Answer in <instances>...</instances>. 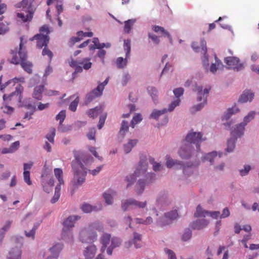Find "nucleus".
<instances>
[{"label":"nucleus","instance_id":"bf43d9fd","mask_svg":"<svg viewBox=\"0 0 259 259\" xmlns=\"http://www.w3.org/2000/svg\"><path fill=\"white\" fill-rule=\"evenodd\" d=\"M106 118V114L105 115H102L100 117V119L99 121V124L98 125V127L99 129H101L103 126L104 124Z\"/></svg>","mask_w":259,"mask_h":259},{"label":"nucleus","instance_id":"f704fd0d","mask_svg":"<svg viewBox=\"0 0 259 259\" xmlns=\"http://www.w3.org/2000/svg\"><path fill=\"white\" fill-rule=\"evenodd\" d=\"M128 59V58H126V56H125L124 59H123L122 57L117 58L116 61L117 68L119 69L124 68L127 65Z\"/></svg>","mask_w":259,"mask_h":259},{"label":"nucleus","instance_id":"7c9ffc66","mask_svg":"<svg viewBox=\"0 0 259 259\" xmlns=\"http://www.w3.org/2000/svg\"><path fill=\"white\" fill-rule=\"evenodd\" d=\"M152 29L155 32L160 33L164 36L167 37L169 38L170 41L171 42L172 38H171L170 35L169 34L168 32H167L166 30H165L164 29V28L163 27L159 26H157V25H155L153 27Z\"/></svg>","mask_w":259,"mask_h":259},{"label":"nucleus","instance_id":"4be33fe9","mask_svg":"<svg viewBox=\"0 0 259 259\" xmlns=\"http://www.w3.org/2000/svg\"><path fill=\"white\" fill-rule=\"evenodd\" d=\"M102 95V88L101 87H97L87 95L86 101L88 103L91 102L95 98L101 96Z\"/></svg>","mask_w":259,"mask_h":259},{"label":"nucleus","instance_id":"393cba45","mask_svg":"<svg viewBox=\"0 0 259 259\" xmlns=\"http://www.w3.org/2000/svg\"><path fill=\"white\" fill-rule=\"evenodd\" d=\"M45 90L44 85H39L36 86L33 90V92L32 93V97L37 100H41L42 98V93L44 92Z\"/></svg>","mask_w":259,"mask_h":259},{"label":"nucleus","instance_id":"09e8293b","mask_svg":"<svg viewBox=\"0 0 259 259\" xmlns=\"http://www.w3.org/2000/svg\"><path fill=\"white\" fill-rule=\"evenodd\" d=\"M192 236L191 231L189 229H186L182 237V240L186 241L189 240Z\"/></svg>","mask_w":259,"mask_h":259},{"label":"nucleus","instance_id":"0e129e2a","mask_svg":"<svg viewBox=\"0 0 259 259\" xmlns=\"http://www.w3.org/2000/svg\"><path fill=\"white\" fill-rule=\"evenodd\" d=\"M150 161L152 163H153V170L154 171H158L160 170L161 164L159 163L154 162L153 159H150Z\"/></svg>","mask_w":259,"mask_h":259},{"label":"nucleus","instance_id":"5701e85b","mask_svg":"<svg viewBox=\"0 0 259 259\" xmlns=\"http://www.w3.org/2000/svg\"><path fill=\"white\" fill-rule=\"evenodd\" d=\"M77 36L72 37L71 38L70 42L72 45H74L75 42L79 41L83 37H92L93 33L92 32H83V31H78L77 32Z\"/></svg>","mask_w":259,"mask_h":259},{"label":"nucleus","instance_id":"79ce46f5","mask_svg":"<svg viewBox=\"0 0 259 259\" xmlns=\"http://www.w3.org/2000/svg\"><path fill=\"white\" fill-rule=\"evenodd\" d=\"M147 90L153 101H155L156 100H157V91L156 89L154 87H149L147 89Z\"/></svg>","mask_w":259,"mask_h":259},{"label":"nucleus","instance_id":"a19ab883","mask_svg":"<svg viewBox=\"0 0 259 259\" xmlns=\"http://www.w3.org/2000/svg\"><path fill=\"white\" fill-rule=\"evenodd\" d=\"M141 235L135 232L134 233V239L133 242L135 244V246L136 248H140L141 247Z\"/></svg>","mask_w":259,"mask_h":259},{"label":"nucleus","instance_id":"39448f33","mask_svg":"<svg viewBox=\"0 0 259 259\" xmlns=\"http://www.w3.org/2000/svg\"><path fill=\"white\" fill-rule=\"evenodd\" d=\"M100 242L102 245L101 248V252H104L107 248V253L109 255H112L113 249L119 247L121 243L120 238L117 237H111V235L108 233H104L101 236Z\"/></svg>","mask_w":259,"mask_h":259},{"label":"nucleus","instance_id":"de8ad7c7","mask_svg":"<svg viewBox=\"0 0 259 259\" xmlns=\"http://www.w3.org/2000/svg\"><path fill=\"white\" fill-rule=\"evenodd\" d=\"M66 117L65 110H61L56 116V119L59 120L60 124H61Z\"/></svg>","mask_w":259,"mask_h":259},{"label":"nucleus","instance_id":"49530a36","mask_svg":"<svg viewBox=\"0 0 259 259\" xmlns=\"http://www.w3.org/2000/svg\"><path fill=\"white\" fill-rule=\"evenodd\" d=\"M81 209L83 212L89 213L96 210V207H93L89 204L84 203L82 205Z\"/></svg>","mask_w":259,"mask_h":259},{"label":"nucleus","instance_id":"bb28decb","mask_svg":"<svg viewBox=\"0 0 259 259\" xmlns=\"http://www.w3.org/2000/svg\"><path fill=\"white\" fill-rule=\"evenodd\" d=\"M116 194V192L112 190L108 189L103 194V197L107 204H112L113 203V198Z\"/></svg>","mask_w":259,"mask_h":259},{"label":"nucleus","instance_id":"13d9d810","mask_svg":"<svg viewBox=\"0 0 259 259\" xmlns=\"http://www.w3.org/2000/svg\"><path fill=\"white\" fill-rule=\"evenodd\" d=\"M96 130L95 128H91L87 134V137L89 140H94L95 139Z\"/></svg>","mask_w":259,"mask_h":259},{"label":"nucleus","instance_id":"b1692460","mask_svg":"<svg viewBox=\"0 0 259 259\" xmlns=\"http://www.w3.org/2000/svg\"><path fill=\"white\" fill-rule=\"evenodd\" d=\"M208 224V221L205 219L198 220L193 222L191 225L194 230H200L206 227Z\"/></svg>","mask_w":259,"mask_h":259},{"label":"nucleus","instance_id":"f257e3e1","mask_svg":"<svg viewBox=\"0 0 259 259\" xmlns=\"http://www.w3.org/2000/svg\"><path fill=\"white\" fill-rule=\"evenodd\" d=\"M148 163L146 160H141L133 175L126 177L125 180L128 183L127 187L133 184L137 178H140L136 185L135 191L138 195L141 194L146 185L152 182L155 175L153 173L147 172Z\"/></svg>","mask_w":259,"mask_h":259},{"label":"nucleus","instance_id":"ddd939ff","mask_svg":"<svg viewBox=\"0 0 259 259\" xmlns=\"http://www.w3.org/2000/svg\"><path fill=\"white\" fill-rule=\"evenodd\" d=\"M69 65L71 67L75 68V72L80 73L82 71V68L85 70H89L91 68L92 63L90 61V58H86L79 62L71 60L69 62Z\"/></svg>","mask_w":259,"mask_h":259},{"label":"nucleus","instance_id":"473e14b6","mask_svg":"<svg viewBox=\"0 0 259 259\" xmlns=\"http://www.w3.org/2000/svg\"><path fill=\"white\" fill-rule=\"evenodd\" d=\"M239 111V109L238 107H237L236 106H234L231 108L228 109L227 113H226L224 116L222 117V120H228L229 119L232 115L237 113Z\"/></svg>","mask_w":259,"mask_h":259},{"label":"nucleus","instance_id":"1a4fd4ad","mask_svg":"<svg viewBox=\"0 0 259 259\" xmlns=\"http://www.w3.org/2000/svg\"><path fill=\"white\" fill-rule=\"evenodd\" d=\"M193 92L197 93V99L198 101L202 102L194 106L192 109L195 111L201 110L206 104V99L210 89H205L203 90L202 87L195 85L193 89Z\"/></svg>","mask_w":259,"mask_h":259},{"label":"nucleus","instance_id":"a18cd8bd","mask_svg":"<svg viewBox=\"0 0 259 259\" xmlns=\"http://www.w3.org/2000/svg\"><path fill=\"white\" fill-rule=\"evenodd\" d=\"M78 103L79 97L77 96L75 100L70 103L69 106V109L73 112L75 111L76 110Z\"/></svg>","mask_w":259,"mask_h":259},{"label":"nucleus","instance_id":"603ef678","mask_svg":"<svg viewBox=\"0 0 259 259\" xmlns=\"http://www.w3.org/2000/svg\"><path fill=\"white\" fill-rule=\"evenodd\" d=\"M180 103V100L177 99L175 101H173L169 105L168 109V111L169 112L172 111L176 107L178 106Z\"/></svg>","mask_w":259,"mask_h":259},{"label":"nucleus","instance_id":"9d476101","mask_svg":"<svg viewBox=\"0 0 259 259\" xmlns=\"http://www.w3.org/2000/svg\"><path fill=\"white\" fill-rule=\"evenodd\" d=\"M24 90L23 87L19 84L16 88L15 92H12L10 95L5 94L3 96V100L5 104L20 103L23 98L22 93Z\"/></svg>","mask_w":259,"mask_h":259},{"label":"nucleus","instance_id":"e433bc0d","mask_svg":"<svg viewBox=\"0 0 259 259\" xmlns=\"http://www.w3.org/2000/svg\"><path fill=\"white\" fill-rule=\"evenodd\" d=\"M54 174L59 183L60 184H64L62 170L59 168H56L54 169Z\"/></svg>","mask_w":259,"mask_h":259},{"label":"nucleus","instance_id":"c9c22d12","mask_svg":"<svg viewBox=\"0 0 259 259\" xmlns=\"http://www.w3.org/2000/svg\"><path fill=\"white\" fill-rule=\"evenodd\" d=\"M232 136L233 138H230L227 142V147L226 148V151L228 152H232L235 148V140L238 137Z\"/></svg>","mask_w":259,"mask_h":259},{"label":"nucleus","instance_id":"37998d69","mask_svg":"<svg viewBox=\"0 0 259 259\" xmlns=\"http://www.w3.org/2000/svg\"><path fill=\"white\" fill-rule=\"evenodd\" d=\"M128 122L123 120L121 123V126L120 128L119 134L124 135V134L128 130Z\"/></svg>","mask_w":259,"mask_h":259},{"label":"nucleus","instance_id":"20e7f679","mask_svg":"<svg viewBox=\"0 0 259 259\" xmlns=\"http://www.w3.org/2000/svg\"><path fill=\"white\" fill-rule=\"evenodd\" d=\"M23 38L20 37V43L19 45V49L18 52V56L17 55V52L12 51L11 54L12 58L11 62L14 64H20L21 67L23 69L28 73H32V64L27 61V53L25 48H23V44L22 43Z\"/></svg>","mask_w":259,"mask_h":259},{"label":"nucleus","instance_id":"58836bf2","mask_svg":"<svg viewBox=\"0 0 259 259\" xmlns=\"http://www.w3.org/2000/svg\"><path fill=\"white\" fill-rule=\"evenodd\" d=\"M166 112L167 109L165 108L161 110H154L151 114L150 117L151 118L157 119L160 115L165 113Z\"/></svg>","mask_w":259,"mask_h":259},{"label":"nucleus","instance_id":"4d7b16f0","mask_svg":"<svg viewBox=\"0 0 259 259\" xmlns=\"http://www.w3.org/2000/svg\"><path fill=\"white\" fill-rule=\"evenodd\" d=\"M4 106V107H2V108L3 109L4 112L7 113V114H11L14 111V108L12 107H10L9 106H8L7 104Z\"/></svg>","mask_w":259,"mask_h":259},{"label":"nucleus","instance_id":"f8f14e48","mask_svg":"<svg viewBox=\"0 0 259 259\" xmlns=\"http://www.w3.org/2000/svg\"><path fill=\"white\" fill-rule=\"evenodd\" d=\"M202 134L198 132H190L187 134L185 139L183 141L192 146H195L196 150L198 152L200 150V144L204 139H202Z\"/></svg>","mask_w":259,"mask_h":259},{"label":"nucleus","instance_id":"680f3d73","mask_svg":"<svg viewBox=\"0 0 259 259\" xmlns=\"http://www.w3.org/2000/svg\"><path fill=\"white\" fill-rule=\"evenodd\" d=\"M20 143L19 141H16L12 144L10 146V149L12 150V153L16 151L19 147Z\"/></svg>","mask_w":259,"mask_h":259},{"label":"nucleus","instance_id":"c85d7f7f","mask_svg":"<svg viewBox=\"0 0 259 259\" xmlns=\"http://www.w3.org/2000/svg\"><path fill=\"white\" fill-rule=\"evenodd\" d=\"M103 108L102 106H97L95 108L91 109L88 111V115L92 118L97 117L98 115L102 113Z\"/></svg>","mask_w":259,"mask_h":259},{"label":"nucleus","instance_id":"c03bdc74","mask_svg":"<svg viewBox=\"0 0 259 259\" xmlns=\"http://www.w3.org/2000/svg\"><path fill=\"white\" fill-rule=\"evenodd\" d=\"M142 118L140 114H137L136 115L131 121V126L133 128H134L135 125L141 121Z\"/></svg>","mask_w":259,"mask_h":259},{"label":"nucleus","instance_id":"cd10ccee","mask_svg":"<svg viewBox=\"0 0 259 259\" xmlns=\"http://www.w3.org/2000/svg\"><path fill=\"white\" fill-rule=\"evenodd\" d=\"M221 157V154H219L218 155L216 152L213 151L210 153H208L205 156L203 157V159L206 160H208L210 164H213V162L215 160H218Z\"/></svg>","mask_w":259,"mask_h":259},{"label":"nucleus","instance_id":"7ed1b4c3","mask_svg":"<svg viewBox=\"0 0 259 259\" xmlns=\"http://www.w3.org/2000/svg\"><path fill=\"white\" fill-rule=\"evenodd\" d=\"M103 226L98 221L89 224L88 227L82 229L79 233V240L82 243H91L97 239L96 231H103Z\"/></svg>","mask_w":259,"mask_h":259},{"label":"nucleus","instance_id":"ea45409f","mask_svg":"<svg viewBox=\"0 0 259 259\" xmlns=\"http://www.w3.org/2000/svg\"><path fill=\"white\" fill-rule=\"evenodd\" d=\"M136 20L134 19H130L124 22V31L128 33L131 31L132 27L135 23Z\"/></svg>","mask_w":259,"mask_h":259},{"label":"nucleus","instance_id":"f03ea898","mask_svg":"<svg viewBox=\"0 0 259 259\" xmlns=\"http://www.w3.org/2000/svg\"><path fill=\"white\" fill-rule=\"evenodd\" d=\"M75 161L72 163V167L74 171V178L73 185L74 186L81 185L85 181V176L87 174L86 169L82 162L87 164L93 160V158L82 151H73Z\"/></svg>","mask_w":259,"mask_h":259},{"label":"nucleus","instance_id":"864d4df0","mask_svg":"<svg viewBox=\"0 0 259 259\" xmlns=\"http://www.w3.org/2000/svg\"><path fill=\"white\" fill-rule=\"evenodd\" d=\"M24 180L26 183L28 185H31L32 182L30 179V172L29 171H24L23 172Z\"/></svg>","mask_w":259,"mask_h":259},{"label":"nucleus","instance_id":"774afa93","mask_svg":"<svg viewBox=\"0 0 259 259\" xmlns=\"http://www.w3.org/2000/svg\"><path fill=\"white\" fill-rule=\"evenodd\" d=\"M12 222L10 221H7L5 224V225L3 226V227L2 228V230L4 231V233H5L6 232H7L10 228Z\"/></svg>","mask_w":259,"mask_h":259},{"label":"nucleus","instance_id":"a878e982","mask_svg":"<svg viewBox=\"0 0 259 259\" xmlns=\"http://www.w3.org/2000/svg\"><path fill=\"white\" fill-rule=\"evenodd\" d=\"M254 97V94L249 90L245 91L240 96L238 102L240 103H245L247 101H251Z\"/></svg>","mask_w":259,"mask_h":259},{"label":"nucleus","instance_id":"9b49d317","mask_svg":"<svg viewBox=\"0 0 259 259\" xmlns=\"http://www.w3.org/2000/svg\"><path fill=\"white\" fill-rule=\"evenodd\" d=\"M255 115V112L254 111L250 112L247 115L244 117L243 121L236 125L234 128L232 130L231 135L235 137H241L244 134L245 126L254 118Z\"/></svg>","mask_w":259,"mask_h":259},{"label":"nucleus","instance_id":"c756f323","mask_svg":"<svg viewBox=\"0 0 259 259\" xmlns=\"http://www.w3.org/2000/svg\"><path fill=\"white\" fill-rule=\"evenodd\" d=\"M201 53L204 55V59L203 60V65L204 66H208V57L206 55L207 54V48H206V43L204 40H202L201 41Z\"/></svg>","mask_w":259,"mask_h":259},{"label":"nucleus","instance_id":"e2e57ef3","mask_svg":"<svg viewBox=\"0 0 259 259\" xmlns=\"http://www.w3.org/2000/svg\"><path fill=\"white\" fill-rule=\"evenodd\" d=\"M148 36L157 45L159 43L160 40H159L158 37L157 36H156V35L149 33L148 34Z\"/></svg>","mask_w":259,"mask_h":259},{"label":"nucleus","instance_id":"69168bd1","mask_svg":"<svg viewBox=\"0 0 259 259\" xmlns=\"http://www.w3.org/2000/svg\"><path fill=\"white\" fill-rule=\"evenodd\" d=\"M165 251L168 255V259H177L175 254L171 250L165 249Z\"/></svg>","mask_w":259,"mask_h":259},{"label":"nucleus","instance_id":"72a5a7b5","mask_svg":"<svg viewBox=\"0 0 259 259\" xmlns=\"http://www.w3.org/2000/svg\"><path fill=\"white\" fill-rule=\"evenodd\" d=\"M209 213V211L203 209L201 206L198 205L194 213V217L195 218L205 217Z\"/></svg>","mask_w":259,"mask_h":259},{"label":"nucleus","instance_id":"2f4dec72","mask_svg":"<svg viewBox=\"0 0 259 259\" xmlns=\"http://www.w3.org/2000/svg\"><path fill=\"white\" fill-rule=\"evenodd\" d=\"M137 143L138 140L136 139L129 140L128 142L123 146L124 151L125 153H128L132 148L136 145Z\"/></svg>","mask_w":259,"mask_h":259},{"label":"nucleus","instance_id":"6e6552de","mask_svg":"<svg viewBox=\"0 0 259 259\" xmlns=\"http://www.w3.org/2000/svg\"><path fill=\"white\" fill-rule=\"evenodd\" d=\"M49 27L46 25H43L39 28V33L35 35L33 37L30 38V40H35L36 41L37 47L41 49L43 47L47 46L50 39L49 36Z\"/></svg>","mask_w":259,"mask_h":259},{"label":"nucleus","instance_id":"aec40b11","mask_svg":"<svg viewBox=\"0 0 259 259\" xmlns=\"http://www.w3.org/2000/svg\"><path fill=\"white\" fill-rule=\"evenodd\" d=\"M22 244L19 243L14 248H12L8 255V259H21Z\"/></svg>","mask_w":259,"mask_h":259},{"label":"nucleus","instance_id":"2eb2a0df","mask_svg":"<svg viewBox=\"0 0 259 259\" xmlns=\"http://www.w3.org/2000/svg\"><path fill=\"white\" fill-rule=\"evenodd\" d=\"M178 217L177 210H171L165 213L164 215L161 217L158 221V224L160 227H163L170 224L172 221Z\"/></svg>","mask_w":259,"mask_h":259},{"label":"nucleus","instance_id":"a211bd4d","mask_svg":"<svg viewBox=\"0 0 259 259\" xmlns=\"http://www.w3.org/2000/svg\"><path fill=\"white\" fill-rule=\"evenodd\" d=\"M166 165L168 168H171L174 165H178L180 168H183L184 174H186V168H189L192 166V164L189 165L188 163L184 164L182 162L179 161L177 160H174L171 158L169 156L167 155L166 157Z\"/></svg>","mask_w":259,"mask_h":259},{"label":"nucleus","instance_id":"6e6d98bb","mask_svg":"<svg viewBox=\"0 0 259 259\" xmlns=\"http://www.w3.org/2000/svg\"><path fill=\"white\" fill-rule=\"evenodd\" d=\"M42 55L43 56L47 55L49 57L50 60L52 59L53 56L52 52L48 49L47 47H45L43 49Z\"/></svg>","mask_w":259,"mask_h":259},{"label":"nucleus","instance_id":"338daca9","mask_svg":"<svg viewBox=\"0 0 259 259\" xmlns=\"http://www.w3.org/2000/svg\"><path fill=\"white\" fill-rule=\"evenodd\" d=\"M250 239V235H246L244 236L242 240H241L242 243L244 245L245 248H248L247 242Z\"/></svg>","mask_w":259,"mask_h":259},{"label":"nucleus","instance_id":"8fccbe9b","mask_svg":"<svg viewBox=\"0 0 259 259\" xmlns=\"http://www.w3.org/2000/svg\"><path fill=\"white\" fill-rule=\"evenodd\" d=\"M215 59H217L216 57ZM220 66H223L221 61H218L217 60H216V64H211L210 68V71L213 73H215L217 71V69L220 67Z\"/></svg>","mask_w":259,"mask_h":259},{"label":"nucleus","instance_id":"4c0bfd02","mask_svg":"<svg viewBox=\"0 0 259 259\" xmlns=\"http://www.w3.org/2000/svg\"><path fill=\"white\" fill-rule=\"evenodd\" d=\"M123 49L125 52V56L126 58H129L131 52V40L126 39L124 40Z\"/></svg>","mask_w":259,"mask_h":259},{"label":"nucleus","instance_id":"412c9836","mask_svg":"<svg viewBox=\"0 0 259 259\" xmlns=\"http://www.w3.org/2000/svg\"><path fill=\"white\" fill-rule=\"evenodd\" d=\"M63 245L61 243H56L50 248L51 255L48 256L47 259H57L61 251L63 249Z\"/></svg>","mask_w":259,"mask_h":259},{"label":"nucleus","instance_id":"3c124183","mask_svg":"<svg viewBox=\"0 0 259 259\" xmlns=\"http://www.w3.org/2000/svg\"><path fill=\"white\" fill-rule=\"evenodd\" d=\"M56 130L55 128H52L50 134H48L46 136V138L49 140L50 142L53 144L54 143V137L55 136Z\"/></svg>","mask_w":259,"mask_h":259},{"label":"nucleus","instance_id":"f3484780","mask_svg":"<svg viewBox=\"0 0 259 259\" xmlns=\"http://www.w3.org/2000/svg\"><path fill=\"white\" fill-rule=\"evenodd\" d=\"M224 61L229 66V69L239 71L243 68V64L240 62V60L237 57H228L225 58Z\"/></svg>","mask_w":259,"mask_h":259},{"label":"nucleus","instance_id":"423d86ee","mask_svg":"<svg viewBox=\"0 0 259 259\" xmlns=\"http://www.w3.org/2000/svg\"><path fill=\"white\" fill-rule=\"evenodd\" d=\"M34 0H23L17 4V7L22 8V12L18 13L17 17L23 22L30 21L33 17L34 8L33 3Z\"/></svg>","mask_w":259,"mask_h":259},{"label":"nucleus","instance_id":"4468645a","mask_svg":"<svg viewBox=\"0 0 259 259\" xmlns=\"http://www.w3.org/2000/svg\"><path fill=\"white\" fill-rule=\"evenodd\" d=\"M146 205V201L141 202L133 198H130L122 202L121 208L123 211H125L130 207L144 208Z\"/></svg>","mask_w":259,"mask_h":259},{"label":"nucleus","instance_id":"dca6fc26","mask_svg":"<svg viewBox=\"0 0 259 259\" xmlns=\"http://www.w3.org/2000/svg\"><path fill=\"white\" fill-rule=\"evenodd\" d=\"M195 151L194 147L183 142V145L179 151L180 156L183 159H189Z\"/></svg>","mask_w":259,"mask_h":259},{"label":"nucleus","instance_id":"5fc2aeb1","mask_svg":"<svg viewBox=\"0 0 259 259\" xmlns=\"http://www.w3.org/2000/svg\"><path fill=\"white\" fill-rule=\"evenodd\" d=\"M184 89L182 88L176 89L174 90V93L177 99L181 96L184 93Z\"/></svg>","mask_w":259,"mask_h":259},{"label":"nucleus","instance_id":"0eeeda50","mask_svg":"<svg viewBox=\"0 0 259 259\" xmlns=\"http://www.w3.org/2000/svg\"><path fill=\"white\" fill-rule=\"evenodd\" d=\"M79 219L78 215H70L64 221L62 238L66 242H71L73 241V233L71 229L74 226L75 222Z\"/></svg>","mask_w":259,"mask_h":259},{"label":"nucleus","instance_id":"6ab92c4d","mask_svg":"<svg viewBox=\"0 0 259 259\" xmlns=\"http://www.w3.org/2000/svg\"><path fill=\"white\" fill-rule=\"evenodd\" d=\"M2 76L0 77V90L1 92H4L5 89L8 87L10 84L12 83V85H14L15 83L17 82H22L23 83L25 82V78L24 77H15L12 79H10L7 82H6L4 84H2Z\"/></svg>","mask_w":259,"mask_h":259},{"label":"nucleus","instance_id":"052dcab7","mask_svg":"<svg viewBox=\"0 0 259 259\" xmlns=\"http://www.w3.org/2000/svg\"><path fill=\"white\" fill-rule=\"evenodd\" d=\"M250 170V166L246 165L244 166V168L240 170V174L242 176L246 175Z\"/></svg>","mask_w":259,"mask_h":259}]
</instances>
